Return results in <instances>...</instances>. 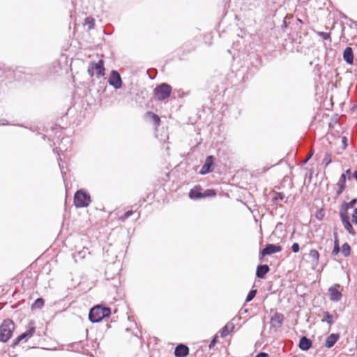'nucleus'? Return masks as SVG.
I'll return each instance as SVG.
<instances>
[{"instance_id": "f257e3e1", "label": "nucleus", "mask_w": 357, "mask_h": 357, "mask_svg": "<svg viewBox=\"0 0 357 357\" xmlns=\"http://www.w3.org/2000/svg\"><path fill=\"white\" fill-rule=\"evenodd\" d=\"M110 315V307L102 305H97L90 310L89 319L92 323H98L101 321L104 318L109 317Z\"/></svg>"}, {"instance_id": "f03ea898", "label": "nucleus", "mask_w": 357, "mask_h": 357, "mask_svg": "<svg viewBox=\"0 0 357 357\" xmlns=\"http://www.w3.org/2000/svg\"><path fill=\"white\" fill-rule=\"evenodd\" d=\"M281 26L283 31L287 33L289 35H292L293 36L296 35V36H299V37H301L302 26L298 25V22H295L293 20L289 19V15H287L284 18Z\"/></svg>"}, {"instance_id": "7ed1b4c3", "label": "nucleus", "mask_w": 357, "mask_h": 357, "mask_svg": "<svg viewBox=\"0 0 357 357\" xmlns=\"http://www.w3.org/2000/svg\"><path fill=\"white\" fill-rule=\"evenodd\" d=\"M14 329L15 324L11 319L3 320L0 326V342H7L11 337Z\"/></svg>"}, {"instance_id": "20e7f679", "label": "nucleus", "mask_w": 357, "mask_h": 357, "mask_svg": "<svg viewBox=\"0 0 357 357\" xmlns=\"http://www.w3.org/2000/svg\"><path fill=\"white\" fill-rule=\"evenodd\" d=\"M90 195L83 190H77L74 196V204L76 208L88 206L91 203Z\"/></svg>"}, {"instance_id": "39448f33", "label": "nucleus", "mask_w": 357, "mask_h": 357, "mask_svg": "<svg viewBox=\"0 0 357 357\" xmlns=\"http://www.w3.org/2000/svg\"><path fill=\"white\" fill-rule=\"evenodd\" d=\"M172 86L167 83H161L154 89V96L158 100H164L168 98L172 93Z\"/></svg>"}, {"instance_id": "423d86ee", "label": "nucleus", "mask_w": 357, "mask_h": 357, "mask_svg": "<svg viewBox=\"0 0 357 357\" xmlns=\"http://www.w3.org/2000/svg\"><path fill=\"white\" fill-rule=\"evenodd\" d=\"M105 71V68L104 66V61L102 59H100L98 62H90L87 70V72L91 77H93L96 75L98 77L104 76Z\"/></svg>"}, {"instance_id": "0eeeda50", "label": "nucleus", "mask_w": 357, "mask_h": 357, "mask_svg": "<svg viewBox=\"0 0 357 357\" xmlns=\"http://www.w3.org/2000/svg\"><path fill=\"white\" fill-rule=\"evenodd\" d=\"M28 329L24 333H22L19 336H17L13 341L11 344L12 347H15L22 340H25L26 341L29 338L31 337L36 331V328L34 326V321H29L28 326Z\"/></svg>"}, {"instance_id": "6e6552de", "label": "nucleus", "mask_w": 357, "mask_h": 357, "mask_svg": "<svg viewBox=\"0 0 357 357\" xmlns=\"http://www.w3.org/2000/svg\"><path fill=\"white\" fill-rule=\"evenodd\" d=\"M108 83L115 89H120L122 87V79L117 70H112L111 71L108 77Z\"/></svg>"}, {"instance_id": "1a4fd4ad", "label": "nucleus", "mask_w": 357, "mask_h": 357, "mask_svg": "<svg viewBox=\"0 0 357 357\" xmlns=\"http://www.w3.org/2000/svg\"><path fill=\"white\" fill-rule=\"evenodd\" d=\"M282 248L280 245L268 243L260 251V259L266 255H271L274 253L280 252L282 251Z\"/></svg>"}, {"instance_id": "9d476101", "label": "nucleus", "mask_w": 357, "mask_h": 357, "mask_svg": "<svg viewBox=\"0 0 357 357\" xmlns=\"http://www.w3.org/2000/svg\"><path fill=\"white\" fill-rule=\"evenodd\" d=\"M215 157L213 155H208L206 158L204 164L202 165L199 174L205 175L208 174L213 170Z\"/></svg>"}, {"instance_id": "9b49d317", "label": "nucleus", "mask_w": 357, "mask_h": 357, "mask_svg": "<svg viewBox=\"0 0 357 357\" xmlns=\"http://www.w3.org/2000/svg\"><path fill=\"white\" fill-rule=\"evenodd\" d=\"M340 217L344 229L348 231L349 234H351V236H355L356 234V232L354 229L351 223L350 222L349 215L344 213H340Z\"/></svg>"}, {"instance_id": "f8f14e48", "label": "nucleus", "mask_w": 357, "mask_h": 357, "mask_svg": "<svg viewBox=\"0 0 357 357\" xmlns=\"http://www.w3.org/2000/svg\"><path fill=\"white\" fill-rule=\"evenodd\" d=\"M284 320V315L280 312H275L271 317V326L273 328H279L282 326Z\"/></svg>"}, {"instance_id": "ddd939ff", "label": "nucleus", "mask_w": 357, "mask_h": 357, "mask_svg": "<svg viewBox=\"0 0 357 357\" xmlns=\"http://www.w3.org/2000/svg\"><path fill=\"white\" fill-rule=\"evenodd\" d=\"M176 357H186L189 354V348L183 344H178L174 349Z\"/></svg>"}, {"instance_id": "4468645a", "label": "nucleus", "mask_w": 357, "mask_h": 357, "mask_svg": "<svg viewBox=\"0 0 357 357\" xmlns=\"http://www.w3.org/2000/svg\"><path fill=\"white\" fill-rule=\"evenodd\" d=\"M330 300L333 302L340 301L342 297V294L335 287H331L328 289Z\"/></svg>"}, {"instance_id": "2eb2a0df", "label": "nucleus", "mask_w": 357, "mask_h": 357, "mask_svg": "<svg viewBox=\"0 0 357 357\" xmlns=\"http://www.w3.org/2000/svg\"><path fill=\"white\" fill-rule=\"evenodd\" d=\"M312 347V341L306 336L300 338L298 347L302 351H307Z\"/></svg>"}, {"instance_id": "dca6fc26", "label": "nucleus", "mask_w": 357, "mask_h": 357, "mask_svg": "<svg viewBox=\"0 0 357 357\" xmlns=\"http://www.w3.org/2000/svg\"><path fill=\"white\" fill-rule=\"evenodd\" d=\"M202 188L200 185H195L189 192V197L191 199H199L203 198Z\"/></svg>"}, {"instance_id": "f3484780", "label": "nucleus", "mask_w": 357, "mask_h": 357, "mask_svg": "<svg viewBox=\"0 0 357 357\" xmlns=\"http://www.w3.org/2000/svg\"><path fill=\"white\" fill-rule=\"evenodd\" d=\"M269 271L270 268L267 264L258 265L256 270V276L259 279H263Z\"/></svg>"}, {"instance_id": "a211bd4d", "label": "nucleus", "mask_w": 357, "mask_h": 357, "mask_svg": "<svg viewBox=\"0 0 357 357\" xmlns=\"http://www.w3.org/2000/svg\"><path fill=\"white\" fill-rule=\"evenodd\" d=\"M339 338L340 335L338 333H331L326 337L324 346L328 349L333 347L335 345V344L337 342Z\"/></svg>"}, {"instance_id": "6ab92c4d", "label": "nucleus", "mask_w": 357, "mask_h": 357, "mask_svg": "<svg viewBox=\"0 0 357 357\" xmlns=\"http://www.w3.org/2000/svg\"><path fill=\"white\" fill-rule=\"evenodd\" d=\"M357 203L356 199H351L349 202H344L340 206V213L349 215L348 210L352 207Z\"/></svg>"}, {"instance_id": "aec40b11", "label": "nucleus", "mask_w": 357, "mask_h": 357, "mask_svg": "<svg viewBox=\"0 0 357 357\" xmlns=\"http://www.w3.org/2000/svg\"><path fill=\"white\" fill-rule=\"evenodd\" d=\"M343 59L348 64L354 63V52L351 47H347L343 52Z\"/></svg>"}, {"instance_id": "412c9836", "label": "nucleus", "mask_w": 357, "mask_h": 357, "mask_svg": "<svg viewBox=\"0 0 357 357\" xmlns=\"http://www.w3.org/2000/svg\"><path fill=\"white\" fill-rule=\"evenodd\" d=\"M346 180H347L346 175L344 174H342L340 176V178L338 183H337L338 190L336 192V194L337 196L340 195L342 193V192L344 190V189L346 188Z\"/></svg>"}, {"instance_id": "4be33fe9", "label": "nucleus", "mask_w": 357, "mask_h": 357, "mask_svg": "<svg viewBox=\"0 0 357 357\" xmlns=\"http://www.w3.org/2000/svg\"><path fill=\"white\" fill-rule=\"evenodd\" d=\"M284 201L285 203L287 202V198L283 192H274L272 197V202L274 205H278L280 202Z\"/></svg>"}, {"instance_id": "5701e85b", "label": "nucleus", "mask_w": 357, "mask_h": 357, "mask_svg": "<svg viewBox=\"0 0 357 357\" xmlns=\"http://www.w3.org/2000/svg\"><path fill=\"white\" fill-rule=\"evenodd\" d=\"M234 328V324L231 322L227 323L220 331V335L224 337L229 335V333Z\"/></svg>"}, {"instance_id": "b1692460", "label": "nucleus", "mask_w": 357, "mask_h": 357, "mask_svg": "<svg viewBox=\"0 0 357 357\" xmlns=\"http://www.w3.org/2000/svg\"><path fill=\"white\" fill-rule=\"evenodd\" d=\"M87 254H89V252L88 250V248L84 247L82 250H79L77 252L74 253L73 255V257L75 259V261H77L78 259H84Z\"/></svg>"}, {"instance_id": "393cba45", "label": "nucleus", "mask_w": 357, "mask_h": 357, "mask_svg": "<svg viewBox=\"0 0 357 357\" xmlns=\"http://www.w3.org/2000/svg\"><path fill=\"white\" fill-rule=\"evenodd\" d=\"M146 116L153 121L155 126H158L160 125V118L158 114L153 113V112L149 111L146 112Z\"/></svg>"}, {"instance_id": "a878e982", "label": "nucleus", "mask_w": 357, "mask_h": 357, "mask_svg": "<svg viewBox=\"0 0 357 357\" xmlns=\"http://www.w3.org/2000/svg\"><path fill=\"white\" fill-rule=\"evenodd\" d=\"M309 256L312 258L313 263L317 265L319 259V253L316 250H311L309 253Z\"/></svg>"}, {"instance_id": "bb28decb", "label": "nucleus", "mask_w": 357, "mask_h": 357, "mask_svg": "<svg viewBox=\"0 0 357 357\" xmlns=\"http://www.w3.org/2000/svg\"><path fill=\"white\" fill-rule=\"evenodd\" d=\"M341 252L345 257H349L351 255V247L348 243H344L342 245Z\"/></svg>"}, {"instance_id": "cd10ccee", "label": "nucleus", "mask_w": 357, "mask_h": 357, "mask_svg": "<svg viewBox=\"0 0 357 357\" xmlns=\"http://www.w3.org/2000/svg\"><path fill=\"white\" fill-rule=\"evenodd\" d=\"M45 301L42 298H37L31 305L32 309H40L43 307Z\"/></svg>"}, {"instance_id": "c85d7f7f", "label": "nucleus", "mask_w": 357, "mask_h": 357, "mask_svg": "<svg viewBox=\"0 0 357 357\" xmlns=\"http://www.w3.org/2000/svg\"><path fill=\"white\" fill-rule=\"evenodd\" d=\"M332 162V155L330 153H326L324 158L322 160V164L326 167L329 164Z\"/></svg>"}, {"instance_id": "c756f323", "label": "nucleus", "mask_w": 357, "mask_h": 357, "mask_svg": "<svg viewBox=\"0 0 357 357\" xmlns=\"http://www.w3.org/2000/svg\"><path fill=\"white\" fill-rule=\"evenodd\" d=\"M323 315L324 317V320H322V321H326L328 325H332L333 321V316L327 311L323 312Z\"/></svg>"}, {"instance_id": "7c9ffc66", "label": "nucleus", "mask_w": 357, "mask_h": 357, "mask_svg": "<svg viewBox=\"0 0 357 357\" xmlns=\"http://www.w3.org/2000/svg\"><path fill=\"white\" fill-rule=\"evenodd\" d=\"M325 210L324 208H318L315 213V218L318 220H322L325 216Z\"/></svg>"}, {"instance_id": "2f4dec72", "label": "nucleus", "mask_w": 357, "mask_h": 357, "mask_svg": "<svg viewBox=\"0 0 357 357\" xmlns=\"http://www.w3.org/2000/svg\"><path fill=\"white\" fill-rule=\"evenodd\" d=\"M257 290L256 289H251L247 295L245 302L251 301L256 296Z\"/></svg>"}, {"instance_id": "473e14b6", "label": "nucleus", "mask_w": 357, "mask_h": 357, "mask_svg": "<svg viewBox=\"0 0 357 357\" xmlns=\"http://www.w3.org/2000/svg\"><path fill=\"white\" fill-rule=\"evenodd\" d=\"M202 195L203 198L215 197L216 195V192L213 189H207L202 193Z\"/></svg>"}, {"instance_id": "72a5a7b5", "label": "nucleus", "mask_w": 357, "mask_h": 357, "mask_svg": "<svg viewBox=\"0 0 357 357\" xmlns=\"http://www.w3.org/2000/svg\"><path fill=\"white\" fill-rule=\"evenodd\" d=\"M317 34L319 36L321 37L324 40H329L330 42H331V38L330 33H326V32H323V31H317Z\"/></svg>"}, {"instance_id": "f704fd0d", "label": "nucleus", "mask_w": 357, "mask_h": 357, "mask_svg": "<svg viewBox=\"0 0 357 357\" xmlns=\"http://www.w3.org/2000/svg\"><path fill=\"white\" fill-rule=\"evenodd\" d=\"M53 151H54V153H56L57 155H59V158H57V160H58V162H59V168H60V170H61V173L62 174H64L63 166L60 162V161H61V159L60 153H59V151H62V150L60 149L59 151L58 149L56 148V149H54Z\"/></svg>"}, {"instance_id": "c9c22d12", "label": "nucleus", "mask_w": 357, "mask_h": 357, "mask_svg": "<svg viewBox=\"0 0 357 357\" xmlns=\"http://www.w3.org/2000/svg\"><path fill=\"white\" fill-rule=\"evenodd\" d=\"M133 211L130 210L127 212H126L123 215H122L121 217H119V220L120 221L124 222L126 220H127L128 218H130L133 214Z\"/></svg>"}, {"instance_id": "e433bc0d", "label": "nucleus", "mask_w": 357, "mask_h": 357, "mask_svg": "<svg viewBox=\"0 0 357 357\" xmlns=\"http://www.w3.org/2000/svg\"><path fill=\"white\" fill-rule=\"evenodd\" d=\"M289 19L293 20L295 22H298V25L302 26L303 22L298 17H294L293 15H289Z\"/></svg>"}, {"instance_id": "4c0bfd02", "label": "nucleus", "mask_w": 357, "mask_h": 357, "mask_svg": "<svg viewBox=\"0 0 357 357\" xmlns=\"http://www.w3.org/2000/svg\"><path fill=\"white\" fill-rule=\"evenodd\" d=\"M85 22L89 24V29H92L94 26V20L92 17H86Z\"/></svg>"}, {"instance_id": "58836bf2", "label": "nucleus", "mask_w": 357, "mask_h": 357, "mask_svg": "<svg viewBox=\"0 0 357 357\" xmlns=\"http://www.w3.org/2000/svg\"><path fill=\"white\" fill-rule=\"evenodd\" d=\"M300 250V245L298 243H294L291 245V251L294 253H297Z\"/></svg>"}, {"instance_id": "ea45409f", "label": "nucleus", "mask_w": 357, "mask_h": 357, "mask_svg": "<svg viewBox=\"0 0 357 357\" xmlns=\"http://www.w3.org/2000/svg\"><path fill=\"white\" fill-rule=\"evenodd\" d=\"M333 236H334V245L333 246L334 247H340L337 234L336 232H334Z\"/></svg>"}, {"instance_id": "a19ab883", "label": "nucleus", "mask_w": 357, "mask_h": 357, "mask_svg": "<svg viewBox=\"0 0 357 357\" xmlns=\"http://www.w3.org/2000/svg\"><path fill=\"white\" fill-rule=\"evenodd\" d=\"M352 221L355 225H357V208H354L352 214Z\"/></svg>"}, {"instance_id": "79ce46f5", "label": "nucleus", "mask_w": 357, "mask_h": 357, "mask_svg": "<svg viewBox=\"0 0 357 357\" xmlns=\"http://www.w3.org/2000/svg\"><path fill=\"white\" fill-rule=\"evenodd\" d=\"M340 247H334L333 246V249L332 250V255L333 256H336L339 252H340Z\"/></svg>"}, {"instance_id": "37998d69", "label": "nucleus", "mask_w": 357, "mask_h": 357, "mask_svg": "<svg viewBox=\"0 0 357 357\" xmlns=\"http://www.w3.org/2000/svg\"><path fill=\"white\" fill-rule=\"evenodd\" d=\"M217 342V337H214L209 344V348L211 349L215 346Z\"/></svg>"}, {"instance_id": "c03bdc74", "label": "nucleus", "mask_w": 357, "mask_h": 357, "mask_svg": "<svg viewBox=\"0 0 357 357\" xmlns=\"http://www.w3.org/2000/svg\"><path fill=\"white\" fill-rule=\"evenodd\" d=\"M312 155H313V153H312V152H310V153L307 155V157L305 158V159L303 161V165L306 164V163L308 162V160L312 158Z\"/></svg>"}, {"instance_id": "a18cd8bd", "label": "nucleus", "mask_w": 357, "mask_h": 357, "mask_svg": "<svg viewBox=\"0 0 357 357\" xmlns=\"http://www.w3.org/2000/svg\"><path fill=\"white\" fill-rule=\"evenodd\" d=\"M255 357H269V355L265 352H259L255 356Z\"/></svg>"}, {"instance_id": "49530a36", "label": "nucleus", "mask_w": 357, "mask_h": 357, "mask_svg": "<svg viewBox=\"0 0 357 357\" xmlns=\"http://www.w3.org/2000/svg\"><path fill=\"white\" fill-rule=\"evenodd\" d=\"M342 142L344 149H346V147L347 146V138L346 137H343L342 138Z\"/></svg>"}, {"instance_id": "de8ad7c7", "label": "nucleus", "mask_w": 357, "mask_h": 357, "mask_svg": "<svg viewBox=\"0 0 357 357\" xmlns=\"http://www.w3.org/2000/svg\"><path fill=\"white\" fill-rule=\"evenodd\" d=\"M312 169L310 170V174H309V180L310 181L311 178H312Z\"/></svg>"}, {"instance_id": "09e8293b", "label": "nucleus", "mask_w": 357, "mask_h": 357, "mask_svg": "<svg viewBox=\"0 0 357 357\" xmlns=\"http://www.w3.org/2000/svg\"><path fill=\"white\" fill-rule=\"evenodd\" d=\"M354 177L357 181V169L354 173Z\"/></svg>"}, {"instance_id": "8fccbe9b", "label": "nucleus", "mask_w": 357, "mask_h": 357, "mask_svg": "<svg viewBox=\"0 0 357 357\" xmlns=\"http://www.w3.org/2000/svg\"><path fill=\"white\" fill-rule=\"evenodd\" d=\"M346 173H347V174H349L350 173V169H347V170L346 171Z\"/></svg>"}]
</instances>
